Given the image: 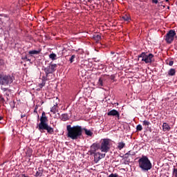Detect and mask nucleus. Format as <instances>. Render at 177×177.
I'll list each match as a JSON object with an SVG mask.
<instances>
[{"label":"nucleus","instance_id":"17","mask_svg":"<svg viewBox=\"0 0 177 177\" xmlns=\"http://www.w3.org/2000/svg\"><path fill=\"white\" fill-rule=\"evenodd\" d=\"M57 111V104H54V106L50 108V112L53 113V114H55Z\"/></svg>","mask_w":177,"mask_h":177},{"label":"nucleus","instance_id":"46","mask_svg":"<svg viewBox=\"0 0 177 177\" xmlns=\"http://www.w3.org/2000/svg\"><path fill=\"white\" fill-rule=\"evenodd\" d=\"M39 115H38V120H39Z\"/></svg>","mask_w":177,"mask_h":177},{"label":"nucleus","instance_id":"20","mask_svg":"<svg viewBox=\"0 0 177 177\" xmlns=\"http://www.w3.org/2000/svg\"><path fill=\"white\" fill-rule=\"evenodd\" d=\"M126 146L125 142H118V148L120 150H122L123 148H124Z\"/></svg>","mask_w":177,"mask_h":177},{"label":"nucleus","instance_id":"5","mask_svg":"<svg viewBox=\"0 0 177 177\" xmlns=\"http://www.w3.org/2000/svg\"><path fill=\"white\" fill-rule=\"evenodd\" d=\"M138 58H141V62H144L145 64H152L155 61L154 55L152 53L147 55L145 52L141 53Z\"/></svg>","mask_w":177,"mask_h":177},{"label":"nucleus","instance_id":"10","mask_svg":"<svg viewBox=\"0 0 177 177\" xmlns=\"http://www.w3.org/2000/svg\"><path fill=\"white\" fill-rule=\"evenodd\" d=\"M91 149L93 151L96 152L97 150L100 149V144H97V142H94V144L91 145Z\"/></svg>","mask_w":177,"mask_h":177},{"label":"nucleus","instance_id":"19","mask_svg":"<svg viewBox=\"0 0 177 177\" xmlns=\"http://www.w3.org/2000/svg\"><path fill=\"white\" fill-rule=\"evenodd\" d=\"M83 130H84L86 135H87L88 136H93V132L91 130H88L86 128H84Z\"/></svg>","mask_w":177,"mask_h":177},{"label":"nucleus","instance_id":"24","mask_svg":"<svg viewBox=\"0 0 177 177\" xmlns=\"http://www.w3.org/2000/svg\"><path fill=\"white\" fill-rule=\"evenodd\" d=\"M93 38L96 41H99L101 39V35H94Z\"/></svg>","mask_w":177,"mask_h":177},{"label":"nucleus","instance_id":"25","mask_svg":"<svg viewBox=\"0 0 177 177\" xmlns=\"http://www.w3.org/2000/svg\"><path fill=\"white\" fill-rule=\"evenodd\" d=\"M135 154H136L135 152H131V151H129V152L125 153V158H129L128 156H134Z\"/></svg>","mask_w":177,"mask_h":177},{"label":"nucleus","instance_id":"7","mask_svg":"<svg viewBox=\"0 0 177 177\" xmlns=\"http://www.w3.org/2000/svg\"><path fill=\"white\" fill-rule=\"evenodd\" d=\"M176 35V31L174 30H170L166 33V35H165V41H166V43L171 44L174 41Z\"/></svg>","mask_w":177,"mask_h":177},{"label":"nucleus","instance_id":"11","mask_svg":"<svg viewBox=\"0 0 177 177\" xmlns=\"http://www.w3.org/2000/svg\"><path fill=\"white\" fill-rule=\"evenodd\" d=\"M162 127L163 128V131H169L171 130V127L167 122H163Z\"/></svg>","mask_w":177,"mask_h":177},{"label":"nucleus","instance_id":"12","mask_svg":"<svg viewBox=\"0 0 177 177\" xmlns=\"http://www.w3.org/2000/svg\"><path fill=\"white\" fill-rule=\"evenodd\" d=\"M105 81L104 77H100L99 78L97 85L99 87L102 88L104 86V82Z\"/></svg>","mask_w":177,"mask_h":177},{"label":"nucleus","instance_id":"36","mask_svg":"<svg viewBox=\"0 0 177 177\" xmlns=\"http://www.w3.org/2000/svg\"><path fill=\"white\" fill-rule=\"evenodd\" d=\"M1 90L3 91V92H6L8 90V88H6V87H1Z\"/></svg>","mask_w":177,"mask_h":177},{"label":"nucleus","instance_id":"44","mask_svg":"<svg viewBox=\"0 0 177 177\" xmlns=\"http://www.w3.org/2000/svg\"><path fill=\"white\" fill-rule=\"evenodd\" d=\"M3 116H0V121H1V120H3Z\"/></svg>","mask_w":177,"mask_h":177},{"label":"nucleus","instance_id":"38","mask_svg":"<svg viewBox=\"0 0 177 177\" xmlns=\"http://www.w3.org/2000/svg\"><path fill=\"white\" fill-rule=\"evenodd\" d=\"M24 59L26 60V62H31V59H28L27 57H24Z\"/></svg>","mask_w":177,"mask_h":177},{"label":"nucleus","instance_id":"14","mask_svg":"<svg viewBox=\"0 0 177 177\" xmlns=\"http://www.w3.org/2000/svg\"><path fill=\"white\" fill-rule=\"evenodd\" d=\"M61 120L64 122H66L69 120V116L68 113H63L62 115Z\"/></svg>","mask_w":177,"mask_h":177},{"label":"nucleus","instance_id":"26","mask_svg":"<svg viewBox=\"0 0 177 177\" xmlns=\"http://www.w3.org/2000/svg\"><path fill=\"white\" fill-rule=\"evenodd\" d=\"M48 80H50V78H49V75H48V76L46 75V76L42 77V82H46Z\"/></svg>","mask_w":177,"mask_h":177},{"label":"nucleus","instance_id":"43","mask_svg":"<svg viewBox=\"0 0 177 177\" xmlns=\"http://www.w3.org/2000/svg\"><path fill=\"white\" fill-rule=\"evenodd\" d=\"M176 39H177V35H176ZM176 48H177V41H176Z\"/></svg>","mask_w":177,"mask_h":177},{"label":"nucleus","instance_id":"21","mask_svg":"<svg viewBox=\"0 0 177 177\" xmlns=\"http://www.w3.org/2000/svg\"><path fill=\"white\" fill-rule=\"evenodd\" d=\"M49 58L52 59L53 61H55L57 59V55L55 53H51L49 55Z\"/></svg>","mask_w":177,"mask_h":177},{"label":"nucleus","instance_id":"23","mask_svg":"<svg viewBox=\"0 0 177 177\" xmlns=\"http://www.w3.org/2000/svg\"><path fill=\"white\" fill-rule=\"evenodd\" d=\"M122 19L125 21H129L131 20V18L129 17V15H125L122 16Z\"/></svg>","mask_w":177,"mask_h":177},{"label":"nucleus","instance_id":"1","mask_svg":"<svg viewBox=\"0 0 177 177\" xmlns=\"http://www.w3.org/2000/svg\"><path fill=\"white\" fill-rule=\"evenodd\" d=\"M67 136L73 140H77L82 136L83 128L80 125L71 126L68 124L66 127Z\"/></svg>","mask_w":177,"mask_h":177},{"label":"nucleus","instance_id":"47","mask_svg":"<svg viewBox=\"0 0 177 177\" xmlns=\"http://www.w3.org/2000/svg\"><path fill=\"white\" fill-rule=\"evenodd\" d=\"M6 95L8 96L9 95L8 93H6Z\"/></svg>","mask_w":177,"mask_h":177},{"label":"nucleus","instance_id":"2","mask_svg":"<svg viewBox=\"0 0 177 177\" xmlns=\"http://www.w3.org/2000/svg\"><path fill=\"white\" fill-rule=\"evenodd\" d=\"M48 117L46 116L45 111H43L40 118V122L37 123V129H38L41 133H43L44 131L46 130L48 133L53 134L54 133V129L48 124Z\"/></svg>","mask_w":177,"mask_h":177},{"label":"nucleus","instance_id":"33","mask_svg":"<svg viewBox=\"0 0 177 177\" xmlns=\"http://www.w3.org/2000/svg\"><path fill=\"white\" fill-rule=\"evenodd\" d=\"M109 177H119L118 174H116V173L114 174L113 173H111Z\"/></svg>","mask_w":177,"mask_h":177},{"label":"nucleus","instance_id":"37","mask_svg":"<svg viewBox=\"0 0 177 177\" xmlns=\"http://www.w3.org/2000/svg\"><path fill=\"white\" fill-rule=\"evenodd\" d=\"M152 3L158 4V0H152Z\"/></svg>","mask_w":177,"mask_h":177},{"label":"nucleus","instance_id":"34","mask_svg":"<svg viewBox=\"0 0 177 177\" xmlns=\"http://www.w3.org/2000/svg\"><path fill=\"white\" fill-rule=\"evenodd\" d=\"M106 153H100V160L105 158Z\"/></svg>","mask_w":177,"mask_h":177},{"label":"nucleus","instance_id":"28","mask_svg":"<svg viewBox=\"0 0 177 177\" xmlns=\"http://www.w3.org/2000/svg\"><path fill=\"white\" fill-rule=\"evenodd\" d=\"M137 131H141L142 130V124H139L137 125L136 127Z\"/></svg>","mask_w":177,"mask_h":177},{"label":"nucleus","instance_id":"39","mask_svg":"<svg viewBox=\"0 0 177 177\" xmlns=\"http://www.w3.org/2000/svg\"><path fill=\"white\" fill-rule=\"evenodd\" d=\"M1 102L3 103H4V102H5V100L3 97H1Z\"/></svg>","mask_w":177,"mask_h":177},{"label":"nucleus","instance_id":"15","mask_svg":"<svg viewBox=\"0 0 177 177\" xmlns=\"http://www.w3.org/2000/svg\"><path fill=\"white\" fill-rule=\"evenodd\" d=\"M44 170L41 169V167H39L38 171H37L35 176L36 177H41L43 174Z\"/></svg>","mask_w":177,"mask_h":177},{"label":"nucleus","instance_id":"6","mask_svg":"<svg viewBox=\"0 0 177 177\" xmlns=\"http://www.w3.org/2000/svg\"><path fill=\"white\" fill-rule=\"evenodd\" d=\"M111 140L109 138H104L101 142L100 150L102 152L108 153L111 149Z\"/></svg>","mask_w":177,"mask_h":177},{"label":"nucleus","instance_id":"8","mask_svg":"<svg viewBox=\"0 0 177 177\" xmlns=\"http://www.w3.org/2000/svg\"><path fill=\"white\" fill-rule=\"evenodd\" d=\"M57 65L56 64H50V65L47 66L44 68V71L46 73V75H49L50 74H53L56 71V68Z\"/></svg>","mask_w":177,"mask_h":177},{"label":"nucleus","instance_id":"16","mask_svg":"<svg viewBox=\"0 0 177 177\" xmlns=\"http://www.w3.org/2000/svg\"><path fill=\"white\" fill-rule=\"evenodd\" d=\"M176 69L175 68H170L169 70V72H168V74H169V76H174L176 75Z\"/></svg>","mask_w":177,"mask_h":177},{"label":"nucleus","instance_id":"42","mask_svg":"<svg viewBox=\"0 0 177 177\" xmlns=\"http://www.w3.org/2000/svg\"><path fill=\"white\" fill-rule=\"evenodd\" d=\"M114 78H115V76L114 75H111V80H113Z\"/></svg>","mask_w":177,"mask_h":177},{"label":"nucleus","instance_id":"18","mask_svg":"<svg viewBox=\"0 0 177 177\" xmlns=\"http://www.w3.org/2000/svg\"><path fill=\"white\" fill-rule=\"evenodd\" d=\"M40 53V50H29L28 54L29 55H39Z\"/></svg>","mask_w":177,"mask_h":177},{"label":"nucleus","instance_id":"48","mask_svg":"<svg viewBox=\"0 0 177 177\" xmlns=\"http://www.w3.org/2000/svg\"><path fill=\"white\" fill-rule=\"evenodd\" d=\"M6 95L8 96L9 95L8 93H6Z\"/></svg>","mask_w":177,"mask_h":177},{"label":"nucleus","instance_id":"22","mask_svg":"<svg viewBox=\"0 0 177 177\" xmlns=\"http://www.w3.org/2000/svg\"><path fill=\"white\" fill-rule=\"evenodd\" d=\"M151 125V122L147 120L142 121V126L144 127H149Z\"/></svg>","mask_w":177,"mask_h":177},{"label":"nucleus","instance_id":"27","mask_svg":"<svg viewBox=\"0 0 177 177\" xmlns=\"http://www.w3.org/2000/svg\"><path fill=\"white\" fill-rule=\"evenodd\" d=\"M166 64L170 66H172L174 65V60H167L166 61Z\"/></svg>","mask_w":177,"mask_h":177},{"label":"nucleus","instance_id":"35","mask_svg":"<svg viewBox=\"0 0 177 177\" xmlns=\"http://www.w3.org/2000/svg\"><path fill=\"white\" fill-rule=\"evenodd\" d=\"M3 64H4V61H3V59H0V66H3Z\"/></svg>","mask_w":177,"mask_h":177},{"label":"nucleus","instance_id":"30","mask_svg":"<svg viewBox=\"0 0 177 177\" xmlns=\"http://www.w3.org/2000/svg\"><path fill=\"white\" fill-rule=\"evenodd\" d=\"M88 152L90 153L91 156L94 155V156H95V154L97 153V152H95V151H93V149H90V151Z\"/></svg>","mask_w":177,"mask_h":177},{"label":"nucleus","instance_id":"3","mask_svg":"<svg viewBox=\"0 0 177 177\" xmlns=\"http://www.w3.org/2000/svg\"><path fill=\"white\" fill-rule=\"evenodd\" d=\"M138 167L141 169V171L147 172L153 168V166L149 158L142 155V156L138 159Z\"/></svg>","mask_w":177,"mask_h":177},{"label":"nucleus","instance_id":"41","mask_svg":"<svg viewBox=\"0 0 177 177\" xmlns=\"http://www.w3.org/2000/svg\"><path fill=\"white\" fill-rule=\"evenodd\" d=\"M21 177H29V176H26V174H21Z\"/></svg>","mask_w":177,"mask_h":177},{"label":"nucleus","instance_id":"45","mask_svg":"<svg viewBox=\"0 0 177 177\" xmlns=\"http://www.w3.org/2000/svg\"><path fill=\"white\" fill-rule=\"evenodd\" d=\"M165 1L167 2V3H169V0H166Z\"/></svg>","mask_w":177,"mask_h":177},{"label":"nucleus","instance_id":"32","mask_svg":"<svg viewBox=\"0 0 177 177\" xmlns=\"http://www.w3.org/2000/svg\"><path fill=\"white\" fill-rule=\"evenodd\" d=\"M173 175L174 177H177V169H173Z\"/></svg>","mask_w":177,"mask_h":177},{"label":"nucleus","instance_id":"4","mask_svg":"<svg viewBox=\"0 0 177 177\" xmlns=\"http://www.w3.org/2000/svg\"><path fill=\"white\" fill-rule=\"evenodd\" d=\"M14 80L13 76L10 75L0 74V85L8 86L12 83Z\"/></svg>","mask_w":177,"mask_h":177},{"label":"nucleus","instance_id":"40","mask_svg":"<svg viewBox=\"0 0 177 177\" xmlns=\"http://www.w3.org/2000/svg\"><path fill=\"white\" fill-rule=\"evenodd\" d=\"M26 117V114H21V118H25Z\"/></svg>","mask_w":177,"mask_h":177},{"label":"nucleus","instance_id":"29","mask_svg":"<svg viewBox=\"0 0 177 177\" xmlns=\"http://www.w3.org/2000/svg\"><path fill=\"white\" fill-rule=\"evenodd\" d=\"M75 59V55H73L71 57V58L69 59V61H70L71 64L73 63Z\"/></svg>","mask_w":177,"mask_h":177},{"label":"nucleus","instance_id":"13","mask_svg":"<svg viewBox=\"0 0 177 177\" xmlns=\"http://www.w3.org/2000/svg\"><path fill=\"white\" fill-rule=\"evenodd\" d=\"M100 152H96L94 156V161L97 163L100 160Z\"/></svg>","mask_w":177,"mask_h":177},{"label":"nucleus","instance_id":"9","mask_svg":"<svg viewBox=\"0 0 177 177\" xmlns=\"http://www.w3.org/2000/svg\"><path fill=\"white\" fill-rule=\"evenodd\" d=\"M108 116L116 117L118 120H120V114L118 111L116 109H112L109 111L107 113Z\"/></svg>","mask_w":177,"mask_h":177},{"label":"nucleus","instance_id":"31","mask_svg":"<svg viewBox=\"0 0 177 177\" xmlns=\"http://www.w3.org/2000/svg\"><path fill=\"white\" fill-rule=\"evenodd\" d=\"M45 84H46V82H43V81H42V83H41V84H39V88H42L44 86H45Z\"/></svg>","mask_w":177,"mask_h":177},{"label":"nucleus","instance_id":"49","mask_svg":"<svg viewBox=\"0 0 177 177\" xmlns=\"http://www.w3.org/2000/svg\"><path fill=\"white\" fill-rule=\"evenodd\" d=\"M30 156H31V155H28V156H30Z\"/></svg>","mask_w":177,"mask_h":177}]
</instances>
